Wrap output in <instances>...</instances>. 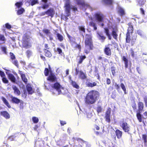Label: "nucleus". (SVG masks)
<instances>
[{
	"mask_svg": "<svg viewBox=\"0 0 147 147\" xmlns=\"http://www.w3.org/2000/svg\"><path fill=\"white\" fill-rule=\"evenodd\" d=\"M98 96V92L96 91H92L87 94L85 98V103L87 105L94 103Z\"/></svg>",
	"mask_w": 147,
	"mask_h": 147,
	"instance_id": "f257e3e1",
	"label": "nucleus"
},
{
	"mask_svg": "<svg viewBox=\"0 0 147 147\" xmlns=\"http://www.w3.org/2000/svg\"><path fill=\"white\" fill-rule=\"evenodd\" d=\"M86 38L85 51V53L87 54L89 52L90 50L92 49L93 45L91 35L86 34Z\"/></svg>",
	"mask_w": 147,
	"mask_h": 147,
	"instance_id": "f03ea898",
	"label": "nucleus"
},
{
	"mask_svg": "<svg viewBox=\"0 0 147 147\" xmlns=\"http://www.w3.org/2000/svg\"><path fill=\"white\" fill-rule=\"evenodd\" d=\"M65 1V11L67 16H69L70 13V9H72L73 11H76L77 10V7L74 6L70 5L69 0H64Z\"/></svg>",
	"mask_w": 147,
	"mask_h": 147,
	"instance_id": "7ed1b4c3",
	"label": "nucleus"
},
{
	"mask_svg": "<svg viewBox=\"0 0 147 147\" xmlns=\"http://www.w3.org/2000/svg\"><path fill=\"white\" fill-rule=\"evenodd\" d=\"M22 45L23 47L26 49L29 48L31 46L30 36L27 34L24 35L22 40Z\"/></svg>",
	"mask_w": 147,
	"mask_h": 147,
	"instance_id": "20e7f679",
	"label": "nucleus"
},
{
	"mask_svg": "<svg viewBox=\"0 0 147 147\" xmlns=\"http://www.w3.org/2000/svg\"><path fill=\"white\" fill-rule=\"evenodd\" d=\"M56 91L58 92L59 94L65 93V89L61 86L59 83L57 82L52 86Z\"/></svg>",
	"mask_w": 147,
	"mask_h": 147,
	"instance_id": "39448f33",
	"label": "nucleus"
},
{
	"mask_svg": "<svg viewBox=\"0 0 147 147\" xmlns=\"http://www.w3.org/2000/svg\"><path fill=\"white\" fill-rule=\"evenodd\" d=\"M94 18L99 23L104 22L105 19L104 15L100 12L96 13L94 16Z\"/></svg>",
	"mask_w": 147,
	"mask_h": 147,
	"instance_id": "423d86ee",
	"label": "nucleus"
},
{
	"mask_svg": "<svg viewBox=\"0 0 147 147\" xmlns=\"http://www.w3.org/2000/svg\"><path fill=\"white\" fill-rule=\"evenodd\" d=\"M76 3L78 5H82L84 8H88L90 11H92V7L88 4L85 3L84 2V0H74Z\"/></svg>",
	"mask_w": 147,
	"mask_h": 147,
	"instance_id": "0eeeda50",
	"label": "nucleus"
},
{
	"mask_svg": "<svg viewBox=\"0 0 147 147\" xmlns=\"http://www.w3.org/2000/svg\"><path fill=\"white\" fill-rule=\"evenodd\" d=\"M120 126L125 132H128L130 130V126L127 123L124 121L120 123Z\"/></svg>",
	"mask_w": 147,
	"mask_h": 147,
	"instance_id": "6e6552de",
	"label": "nucleus"
},
{
	"mask_svg": "<svg viewBox=\"0 0 147 147\" xmlns=\"http://www.w3.org/2000/svg\"><path fill=\"white\" fill-rule=\"evenodd\" d=\"M111 23H109L108 24L109 27V28L110 27H112L113 28V30L112 31V35L113 36V38L115 39H116L117 36V29L116 28H114L113 27L111 26Z\"/></svg>",
	"mask_w": 147,
	"mask_h": 147,
	"instance_id": "1a4fd4ad",
	"label": "nucleus"
},
{
	"mask_svg": "<svg viewBox=\"0 0 147 147\" xmlns=\"http://www.w3.org/2000/svg\"><path fill=\"white\" fill-rule=\"evenodd\" d=\"M47 80L50 82H53L57 81V79L53 74L51 73L47 78Z\"/></svg>",
	"mask_w": 147,
	"mask_h": 147,
	"instance_id": "9d476101",
	"label": "nucleus"
},
{
	"mask_svg": "<svg viewBox=\"0 0 147 147\" xmlns=\"http://www.w3.org/2000/svg\"><path fill=\"white\" fill-rule=\"evenodd\" d=\"M111 112V109L110 108L107 110L106 113L105 118L107 121H108V122H109L110 121V116Z\"/></svg>",
	"mask_w": 147,
	"mask_h": 147,
	"instance_id": "9b49d317",
	"label": "nucleus"
},
{
	"mask_svg": "<svg viewBox=\"0 0 147 147\" xmlns=\"http://www.w3.org/2000/svg\"><path fill=\"white\" fill-rule=\"evenodd\" d=\"M19 74L21 75L22 80L25 83H27L28 81V79L26 78L25 75L23 74V73L22 71H19Z\"/></svg>",
	"mask_w": 147,
	"mask_h": 147,
	"instance_id": "f8f14e48",
	"label": "nucleus"
},
{
	"mask_svg": "<svg viewBox=\"0 0 147 147\" xmlns=\"http://www.w3.org/2000/svg\"><path fill=\"white\" fill-rule=\"evenodd\" d=\"M140 113V112L138 113L136 115V116L137 117V118L139 121V122H142L144 125H145L144 122V121L142 120V118H144L143 117H142L140 113Z\"/></svg>",
	"mask_w": 147,
	"mask_h": 147,
	"instance_id": "ddd939ff",
	"label": "nucleus"
},
{
	"mask_svg": "<svg viewBox=\"0 0 147 147\" xmlns=\"http://www.w3.org/2000/svg\"><path fill=\"white\" fill-rule=\"evenodd\" d=\"M1 115L5 117L6 119H8L10 118L9 115L6 111H4L1 112Z\"/></svg>",
	"mask_w": 147,
	"mask_h": 147,
	"instance_id": "4468645a",
	"label": "nucleus"
},
{
	"mask_svg": "<svg viewBox=\"0 0 147 147\" xmlns=\"http://www.w3.org/2000/svg\"><path fill=\"white\" fill-rule=\"evenodd\" d=\"M13 90H14V93L16 94L19 95L20 94V92L18 89L15 86L13 85L12 86Z\"/></svg>",
	"mask_w": 147,
	"mask_h": 147,
	"instance_id": "2eb2a0df",
	"label": "nucleus"
},
{
	"mask_svg": "<svg viewBox=\"0 0 147 147\" xmlns=\"http://www.w3.org/2000/svg\"><path fill=\"white\" fill-rule=\"evenodd\" d=\"M55 12L53 9H50L47 11V15L48 16H50L51 17H53Z\"/></svg>",
	"mask_w": 147,
	"mask_h": 147,
	"instance_id": "dca6fc26",
	"label": "nucleus"
},
{
	"mask_svg": "<svg viewBox=\"0 0 147 147\" xmlns=\"http://www.w3.org/2000/svg\"><path fill=\"white\" fill-rule=\"evenodd\" d=\"M118 13L121 16H123L125 15V12L124 10L122 7H118Z\"/></svg>",
	"mask_w": 147,
	"mask_h": 147,
	"instance_id": "f3484780",
	"label": "nucleus"
},
{
	"mask_svg": "<svg viewBox=\"0 0 147 147\" xmlns=\"http://www.w3.org/2000/svg\"><path fill=\"white\" fill-rule=\"evenodd\" d=\"M26 88L28 93L30 94H32L34 91L30 84H28L26 86Z\"/></svg>",
	"mask_w": 147,
	"mask_h": 147,
	"instance_id": "a211bd4d",
	"label": "nucleus"
},
{
	"mask_svg": "<svg viewBox=\"0 0 147 147\" xmlns=\"http://www.w3.org/2000/svg\"><path fill=\"white\" fill-rule=\"evenodd\" d=\"M42 8L43 9H46L48 7V5L47 3V0H42Z\"/></svg>",
	"mask_w": 147,
	"mask_h": 147,
	"instance_id": "6ab92c4d",
	"label": "nucleus"
},
{
	"mask_svg": "<svg viewBox=\"0 0 147 147\" xmlns=\"http://www.w3.org/2000/svg\"><path fill=\"white\" fill-rule=\"evenodd\" d=\"M79 77L81 79H84L86 78V76L83 71H80L79 72Z\"/></svg>",
	"mask_w": 147,
	"mask_h": 147,
	"instance_id": "aec40b11",
	"label": "nucleus"
},
{
	"mask_svg": "<svg viewBox=\"0 0 147 147\" xmlns=\"http://www.w3.org/2000/svg\"><path fill=\"white\" fill-rule=\"evenodd\" d=\"M11 100L13 102L16 104H18L20 102V100L12 96L11 97Z\"/></svg>",
	"mask_w": 147,
	"mask_h": 147,
	"instance_id": "412c9836",
	"label": "nucleus"
},
{
	"mask_svg": "<svg viewBox=\"0 0 147 147\" xmlns=\"http://www.w3.org/2000/svg\"><path fill=\"white\" fill-rule=\"evenodd\" d=\"M105 54L108 55H111V51L110 48L107 47H106L105 49Z\"/></svg>",
	"mask_w": 147,
	"mask_h": 147,
	"instance_id": "4be33fe9",
	"label": "nucleus"
},
{
	"mask_svg": "<svg viewBox=\"0 0 147 147\" xmlns=\"http://www.w3.org/2000/svg\"><path fill=\"white\" fill-rule=\"evenodd\" d=\"M139 112L141 113L143 109V104L142 102H139L138 104Z\"/></svg>",
	"mask_w": 147,
	"mask_h": 147,
	"instance_id": "5701e85b",
	"label": "nucleus"
},
{
	"mask_svg": "<svg viewBox=\"0 0 147 147\" xmlns=\"http://www.w3.org/2000/svg\"><path fill=\"white\" fill-rule=\"evenodd\" d=\"M9 78L13 82H15L16 78L12 74H8Z\"/></svg>",
	"mask_w": 147,
	"mask_h": 147,
	"instance_id": "b1692460",
	"label": "nucleus"
},
{
	"mask_svg": "<svg viewBox=\"0 0 147 147\" xmlns=\"http://www.w3.org/2000/svg\"><path fill=\"white\" fill-rule=\"evenodd\" d=\"M122 132L119 130L117 129L116 131V136L118 138H120L122 135Z\"/></svg>",
	"mask_w": 147,
	"mask_h": 147,
	"instance_id": "393cba45",
	"label": "nucleus"
},
{
	"mask_svg": "<svg viewBox=\"0 0 147 147\" xmlns=\"http://www.w3.org/2000/svg\"><path fill=\"white\" fill-rule=\"evenodd\" d=\"M89 25L90 26L93 28L94 30H97L96 24L94 22L92 21L90 22L89 23Z\"/></svg>",
	"mask_w": 147,
	"mask_h": 147,
	"instance_id": "a878e982",
	"label": "nucleus"
},
{
	"mask_svg": "<svg viewBox=\"0 0 147 147\" xmlns=\"http://www.w3.org/2000/svg\"><path fill=\"white\" fill-rule=\"evenodd\" d=\"M2 100L4 103L9 108H10L11 107L9 105L8 101L4 97H2Z\"/></svg>",
	"mask_w": 147,
	"mask_h": 147,
	"instance_id": "bb28decb",
	"label": "nucleus"
},
{
	"mask_svg": "<svg viewBox=\"0 0 147 147\" xmlns=\"http://www.w3.org/2000/svg\"><path fill=\"white\" fill-rule=\"evenodd\" d=\"M45 55L46 57H50L52 56V54L51 52L45 49Z\"/></svg>",
	"mask_w": 147,
	"mask_h": 147,
	"instance_id": "cd10ccee",
	"label": "nucleus"
},
{
	"mask_svg": "<svg viewBox=\"0 0 147 147\" xmlns=\"http://www.w3.org/2000/svg\"><path fill=\"white\" fill-rule=\"evenodd\" d=\"M128 25L129 27L128 29V32L129 33H132L133 30V27L131 23H129L128 24Z\"/></svg>",
	"mask_w": 147,
	"mask_h": 147,
	"instance_id": "c85d7f7f",
	"label": "nucleus"
},
{
	"mask_svg": "<svg viewBox=\"0 0 147 147\" xmlns=\"http://www.w3.org/2000/svg\"><path fill=\"white\" fill-rule=\"evenodd\" d=\"M102 2L106 4L110 5L112 4V0H102Z\"/></svg>",
	"mask_w": 147,
	"mask_h": 147,
	"instance_id": "c756f323",
	"label": "nucleus"
},
{
	"mask_svg": "<svg viewBox=\"0 0 147 147\" xmlns=\"http://www.w3.org/2000/svg\"><path fill=\"white\" fill-rule=\"evenodd\" d=\"M97 34V37L99 39L102 40H103L105 39V37L104 36L103 34L101 33H98Z\"/></svg>",
	"mask_w": 147,
	"mask_h": 147,
	"instance_id": "7c9ffc66",
	"label": "nucleus"
},
{
	"mask_svg": "<svg viewBox=\"0 0 147 147\" xmlns=\"http://www.w3.org/2000/svg\"><path fill=\"white\" fill-rule=\"evenodd\" d=\"M5 39L4 36L0 34V41L1 42V43H3L5 42Z\"/></svg>",
	"mask_w": 147,
	"mask_h": 147,
	"instance_id": "2f4dec72",
	"label": "nucleus"
},
{
	"mask_svg": "<svg viewBox=\"0 0 147 147\" xmlns=\"http://www.w3.org/2000/svg\"><path fill=\"white\" fill-rule=\"evenodd\" d=\"M86 58V56H80V60L78 62L79 64H80L82 63L83 60Z\"/></svg>",
	"mask_w": 147,
	"mask_h": 147,
	"instance_id": "473e14b6",
	"label": "nucleus"
},
{
	"mask_svg": "<svg viewBox=\"0 0 147 147\" xmlns=\"http://www.w3.org/2000/svg\"><path fill=\"white\" fill-rule=\"evenodd\" d=\"M87 85L88 86L93 87L96 86V83L95 82H93V83L88 82L87 83Z\"/></svg>",
	"mask_w": 147,
	"mask_h": 147,
	"instance_id": "72a5a7b5",
	"label": "nucleus"
},
{
	"mask_svg": "<svg viewBox=\"0 0 147 147\" xmlns=\"http://www.w3.org/2000/svg\"><path fill=\"white\" fill-rule=\"evenodd\" d=\"M105 32L106 33L107 35L108 36L109 39H111V37L109 32V30L107 28H105Z\"/></svg>",
	"mask_w": 147,
	"mask_h": 147,
	"instance_id": "f704fd0d",
	"label": "nucleus"
},
{
	"mask_svg": "<svg viewBox=\"0 0 147 147\" xmlns=\"http://www.w3.org/2000/svg\"><path fill=\"white\" fill-rule=\"evenodd\" d=\"M138 2L140 5H143L146 2V0H137Z\"/></svg>",
	"mask_w": 147,
	"mask_h": 147,
	"instance_id": "c9c22d12",
	"label": "nucleus"
},
{
	"mask_svg": "<svg viewBox=\"0 0 147 147\" xmlns=\"http://www.w3.org/2000/svg\"><path fill=\"white\" fill-rule=\"evenodd\" d=\"M71 84L73 86L76 88L78 89L79 88V86L75 82L73 81H72L71 82Z\"/></svg>",
	"mask_w": 147,
	"mask_h": 147,
	"instance_id": "e433bc0d",
	"label": "nucleus"
},
{
	"mask_svg": "<svg viewBox=\"0 0 147 147\" xmlns=\"http://www.w3.org/2000/svg\"><path fill=\"white\" fill-rule=\"evenodd\" d=\"M121 87L122 90L124 91L125 94H126V91L125 87V85L123 83H121Z\"/></svg>",
	"mask_w": 147,
	"mask_h": 147,
	"instance_id": "4c0bfd02",
	"label": "nucleus"
},
{
	"mask_svg": "<svg viewBox=\"0 0 147 147\" xmlns=\"http://www.w3.org/2000/svg\"><path fill=\"white\" fill-rule=\"evenodd\" d=\"M26 54L27 56L28 57H30L32 54V51L29 50H28L26 52Z\"/></svg>",
	"mask_w": 147,
	"mask_h": 147,
	"instance_id": "58836bf2",
	"label": "nucleus"
},
{
	"mask_svg": "<svg viewBox=\"0 0 147 147\" xmlns=\"http://www.w3.org/2000/svg\"><path fill=\"white\" fill-rule=\"evenodd\" d=\"M57 37L58 38V39L60 41H62L63 40V36L60 35L59 34H57Z\"/></svg>",
	"mask_w": 147,
	"mask_h": 147,
	"instance_id": "ea45409f",
	"label": "nucleus"
},
{
	"mask_svg": "<svg viewBox=\"0 0 147 147\" xmlns=\"http://www.w3.org/2000/svg\"><path fill=\"white\" fill-rule=\"evenodd\" d=\"M32 120L34 123H37L39 121L38 118L36 117H33L32 118Z\"/></svg>",
	"mask_w": 147,
	"mask_h": 147,
	"instance_id": "a19ab883",
	"label": "nucleus"
},
{
	"mask_svg": "<svg viewBox=\"0 0 147 147\" xmlns=\"http://www.w3.org/2000/svg\"><path fill=\"white\" fill-rule=\"evenodd\" d=\"M24 11V9L23 8H21V9L18 10L17 12V14L18 15H20L23 13Z\"/></svg>",
	"mask_w": 147,
	"mask_h": 147,
	"instance_id": "79ce46f5",
	"label": "nucleus"
},
{
	"mask_svg": "<svg viewBox=\"0 0 147 147\" xmlns=\"http://www.w3.org/2000/svg\"><path fill=\"white\" fill-rule=\"evenodd\" d=\"M17 67L18 66V61L17 60L15 59L11 61Z\"/></svg>",
	"mask_w": 147,
	"mask_h": 147,
	"instance_id": "37998d69",
	"label": "nucleus"
},
{
	"mask_svg": "<svg viewBox=\"0 0 147 147\" xmlns=\"http://www.w3.org/2000/svg\"><path fill=\"white\" fill-rule=\"evenodd\" d=\"M10 55L11 59L12 60L15 59V57L14 55L12 53H10Z\"/></svg>",
	"mask_w": 147,
	"mask_h": 147,
	"instance_id": "c03bdc74",
	"label": "nucleus"
},
{
	"mask_svg": "<svg viewBox=\"0 0 147 147\" xmlns=\"http://www.w3.org/2000/svg\"><path fill=\"white\" fill-rule=\"evenodd\" d=\"M43 32L45 33L47 35L50 36V33L49 32V30L47 29H44L43 30Z\"/></svg>",
	"mask_w": 147,
	"mask_h": 147,
	"instance_id": "a18cd8bd",
	"label": "nucleus"
},
{
	"mask_svg": "<svg viewBox=\"0 0 147 147\" xmlns=\"http://www.w3.org/2000/svg\"><path fill=\"white\" fill-rule=\"evenodd\" d=\"M73 45L75 47L78 48L79 49V51H80L81 49V46L80 45L75 43L74 45Z\"/></svg>",
	"mask_w": 147,
	"mask_h": 147,
	"instance_id": "49530a36",
	"label": "nucleus"
},
{
	"mask_svg": "<svg viewBox=\"0 0 147 147\" xmlns=\"http://www.w3.org/2000/svg\"><path fill=\"white\" fill-rule=\"evenodd\" d=\"M22 5V2H17L16 3L15 5L17 7L19 8Z\"/></svg>",
	"mask_w": 147,
	"mask_h": 147,
	"instance_id": "de8ad7c7",
	"label": "nucleus"
},
{
	"mask_svg": "<svg viewBox=\"0 0 147 147\" xmlns=\"http://www.w3.org/2000/svg\"><path fill=\"white\" fill-rule=\"evenodd\" d=\"M142 138L144 140V143H147V139L146 135H143L142 136Z\"/></svg>",
	"mask_w": 147,
	"mask_h": 147,
	"instance_id": "09e8293b",
	"label": "nucleus"
},
{
	"mask_svg": "<svg viewBox=\"0 0 147 147\" xmlns=\"http://www.w3.org/2000/svg\"><path fill=\"white\" fill-rule=\"evenodd\" d=\"M38 2L37 0H31V5L32 6Z\"/></svg>",
	"mask_w": 147,
	"mask_h": 147,
	"instance_id": "8fccbe9b",
	"label": "nucleus"
},
{
	"mask_svg": "<svg viewBox=\"0 0 147 147\" xmlns=\"http://www.w3.org/2000/svg\"><path fill=\"white\" fill-rule=\"evenodd\" d=\"M130 36L129 35L127 34V35L126 38V41L127 42H130Z\"/></svg>",
	"mask_w": 147,
	"mask_h": 147,
	"instance_id": "3c124183",
	"label": "nucleus"
},
{
	"mask_svg": "<svg viewBox=\"0 0 147 147\" xmlns=\"http://www.w3.org/2000/svg\"><path fill=\"white\" fill-rule=\"evenodd\" d=\"M3 82L5 83H7L8 82V80L5 77L2 78Z\"/></svg>",
	"mask_w": 147,
	"mask_h": 147,
	"instance_id": "603ef678",
	"label": "nucleus"
},
{
	"mask_svg": "<svg viewBox=\"0 0 147 147\" xmlns=\"http://www.w3.org/2000/svg\"><path fill=\"white\" fill-rule=\"evenodd\" d=\"M92 114L91 112L88 113L87 114V117L88 118H91V117L92 116Z\"/></svg>",
	"mask_w": 147,
	"mask_h": 147,
	"instance_id": "864d4df0",
	"label": "nucleus"
},
{
	"mask_svg": "<svg viewBox=\"0 0 147 147\" xmlns=\"http://www.w3.org/2000/svg\"><path fill=\"white\" fill-rule=\"evenodd\" d=\"M5 27L8 29H10L11 28V26L8 23L6 24L5 25Z\"/></svg>",
	"mask_w": 147,
	"mask_h": 147,
	"instance_id": "5fc2aeb1",
	"label": "nucleus"
},
{
	"mask_svg": "<svg viewBox=\"0 0 147 147\" xmlns=\"http://www.w3.org/2000/svg\"><path fill=\"white\" fill-rule=\"evenodd\" d=\"M49 72V71L48 69L47 68H45V70L44 73L46 76H47L48 75Z\"/></svg>",
	"mask_w": 147,
	"mask_h": 147,
	"instance_id": "6e6d98bb",
	"label": "nucleus"
},
{
	"mask_svg": "<svg viewBox=\"0 0 147 147\" xmlns=\"http://www.w3.org/2000/svg\"><path fill=\"white\" fill-rule=\"evenodd\" d=\"M2 50V51L4 52V53L5 54H7V51H6V48L5 47H2L1 48Z\"/></svg>",
	"mask_w": 147,
	"mask_h": 147,
	"instance_id": "4d7b16f0",
	"label": "nucleus"
},
{
	"mask_svg": "<svg viewBox=\"0 0 147 147\" xmlns=\"http://www.w3.org/2000/svg\"><path fill=\"white\" fill-rule=\"evenodd\" d=\"M0 75L2 78L5 77V75L4 73L1 71H0Z\"/></svg>",
	"mask_w": 147,
	"mask_h": 147,
	"instance_id": "13d9d810",
	"label": "nucleus"
},
{
	"mask_svg": "<svg viewBox=\"0 0 147 147\" xmlns=\"http://www.w3.org/2000/svg\"><path fill=\"white\" fill-rule=\"evenodd\" d=\"M57 51L59 53V54L62 55V51L61 49L59 48H58L57 49Z\"/></svg>",
	"mask_w": 147,
	"mask_h": 147,
	"instance_id": "bf43d9fd",
	"label": "nucleus"
},
{
	"mask_svg": "<svg viewBox=\"0 0 147 147\" xmlns=\"http://www.w3.org/2000/svg\"><path fill=\"white\" fill-rule=\"evenodd\" d=\"M102 108L100 107H98L97 108V111L98 113L101 112Z\"/></svg>",
	"mask_w": 147,
	"mask_h": 147,
	"instance_id": "052dcab7",
	"label": "nucleus"
},
{
	"mask_svg": "<svg viewBox=\"0 0 147 147\" xmlns=\"http://www.w3.org/2000/svg\"><path fill=\"white\" fill-rule=\"evenodd\" d=\"M112 73L113 75L115 74V68L114 67H112L111 69Z\"/></svg>",
	"mask_w": 147,
	"mask_h": 147,
	"instance_id": "680f3d73",
	"label": "nucleus"
},
{
	"mask_svg": "<svg viewBox=\"0 0 147 147\" xmlns=\"http://www.w3.org/2000/svg\"><path fill=\"white\" fill-rule=\"evenodd\" d=\"M137 33L140 36H142V31L140 30H138L137 32Z\"/></svg>",
	"mask_w": 147,
	"mask_h": 147,
	"instance_id": "e2e57ef3",
	"label": "nucleus"
},
{
	"mask_svg": "<svg viewBox=\"0 0 147 147\" xmlns=\"http://www.w3.org/2000/svg\"><path fill=\"white\" fill-rule=\"evenodd\" d=\"M45 14H47V11L42 12L40 14V16H42L45 15Z\"/></svg>",
	"mask_w": 147,
	"mask_h": 147,
	"instance_id": "0e129e2a",
	"label": "nucleus"
},
{
	"mask_svg": "<svg viewBox=\"0 0 147 147\" xmlns=\"http://www.w3.org/2000/svg\"><path fill=\"white\" fill-rule=\"evenodd\" d=\"M83 32H85V28L82 27H81L79 28Z\"/></svg>",
	"mask_w": 147,
	"mask_h": 147,
	"instance_id": "69168bd1",
	"label": "nucleus"
},
{
	"mask_svg": "<svg viewBox=\"0 0 147 147\" xmlns=\"http://www.w3.org/2000/svg\"><path fill=\"white\" fill-rule=\"evenodd\" d=\"M111 83V81L110 79L109 78H107V83L108 84H109Z\"/></svg>",
	"mask_w": 147,
	"mask_h": 147,
	"instance_id": "338daca9",
	"label": "nucleus"
},
{
	"mask_svg": "<svg viewBox=\"0 0 147 147\" xmlns=\"http://www.w3.org/2000/svg\"><path fill=\"white\" fill-rule=\"evenodd\" d=\"M123 60L125 61V63H127L128 62V61L127 60V59L125 57H123Z\"/></svg>",
	"mask_w": 147,
	"mask_h": 147,
	"instance_id": "774afa93",
	"label": "nucleus"
}]
</instances>
